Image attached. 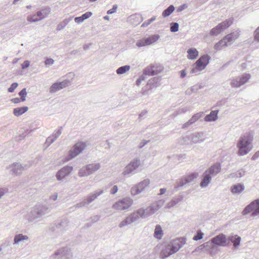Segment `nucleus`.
I'll list each match as a JSON object with an SVG mask.
<instances>
[{"label":"nucleus","instance_id":"obj_50","mask_svg":"<svg viewBox=\"0 0 259 259\" xmlns=\"http://www.w3.org/2000/svg\"><path fill=\"white\" fill-rule=\"evenodd\" d=\"M204 234L201 231H198L196 234L193 237V239L195 241L199 240L203 238Z\"/></svg>","mask_w":259,"mask_h":259},{"label":"nucleus","instance_id":"obj_1","mask_svg":"<svg viewBox=\"0 0 259 259\" xmlns=\"http://www.w3.org/2000/svg\"><path fill=\"white\" fill-rule=\"evenodd\" d=\"M156 211V209L152 204L145 208H140L131 213L124 220L122 221L119 224V227L122 228L127 225H131L138 221L140 218H147L153 214Z\"/></svg>","mask_w":259,"mask_h":259},{"label":"nucleus","instance_id":"obj_40","mask_svg":"<svg viewBox=\"0 0 259 259\" xmlns=\"http://www.w3.org/2000/svg\"><path fill=\"white\" fill-rule=\"evenodd\" d=\"M68 221L67 219H64L61 220V221L59 223H58L56 224L57 229H60L61 230H65L66 228L68 226Z\"/></svg>","mask_w":259,"mask_h":259},{"label":"nucleus","instance_id":"obj_36","mask_svg":"<svg viewBox=\"0 0 259 259\" xmlns=\"http://www.w3.org/2000/svg\"><path fill=\"white\" fill-rule=\"evenodd\" d=\"M244 189V186L239 184L234 185L231 187V192L233 194H239L241 193Z\"/></svg>","mask_w":259,"mask_h":259},{"label":"nucleus","instance_id":"obj_37","mask_svg":"<svg viewBox=\"0 0 259 259\" xmlns=\"http://www.w3.org/2000/svg\"><path fill=\"white\" fill-rule=\"evenodd\" d=\"M28 237L26 235H24L22 234H18L15 236L14 238V244H18L21 241L24 240H27Z\"/></svg>","mask_w":259,"mask_h":259},{"label":"nucleus","instance_id":"obj_7","mask_svg":"<svg viewBox=\"0 0 259 259\" xmlns=\"http://www.w3.org/2000/svg\"><path fill=\"white\" fill-rule=\"evenodd\" d=\"M49 259H72V253L68 247H62L54 252Z\"/></svg>","mask_w":259,"mask_h":259},{"label":"nucleus","instance_id":"obj_33","mask_svg":"<svg viewBox=\"0 0 259 259\" xmlns=\"http://www.w3.org/2000/svg\"><path fill=\"white\" fill-rule=\"evenodd\" d=\"M188 59L193 60L196 59L198 56V52L195 48L189 49L187 51Z\"/></svg>","mask_w":259,"mask_h":259},{"label":"nucleus","instance_id":"obj_19","mask_svg":"<svg viewBox=\"0 0 259 259\" xmlns=\"http://www.w3.org/2000/svg\"><path fill=\"white\" fill-rule=\"evenodd\" d=\"M198 176V174L197 172H193L187 176H186L180 180V181L178 183V184L175 186V188L176 189H178L180 187L183 186L186 184L192 182L194 179L197 178Z\"/></svg>","mask_w":259,"mask_h":259},{"label":"nucleus","instance_id":"obj_43","mask_svg":"<svg viewBox=\"0 0 259 259\" xmlns=\"http://www.w3.org/2000/svg\"><path fill=\"white\" fill-rule=\"evenodd\" d=\"M78 175L80 177H84L89 176L90 174L88 170L87 169V166H85L84 167L80 168L79 170Z\"/></svg>","mask_w":259,"mask_h":259},{"label":"nucleus","instance_id":"obj_31","mask_svg":"<svg viewBox=\"0 0 259 259\" xmlns=\"http://www.w3.org/2000/svg\"><path fill=\"white\" fill-rule=\"evenodd\" d=\"M28 110V107L27 106L15 108L13 110V114L15 116L18 117L27 112Z\"/></svg>","mask_w":259,"mask_h":259},{"label":"nucleus","instance_id":"obj_35","mask_svg":"<svg viewBox=\"0 0 259 259\" xmlns=\"http://www.w3.org/2000/svg\"><path fill=\"white\" fill-rule=\"evenodd\" d=\"M229 45L227 43V41L225 39L224 37L220 40L218 42L215 44L214 46V49L216 51H219L221 50L224 47L228 46Z\"/></svg>","mask_w":259,"mask_h":259},{"label":"nucleus","instance_id":"obj_51","mask_svg":"<svg viewBox=\"0 0 259 259\" xmlns=\"http://www.w3.org/2000/svg\"><path fill=\"white\" fill-rule=\"evenodd\" d=\"M204 249L208 250L210 248H212V243H211V239L209 241H207L202 244Z\"/></svg>","mask_w":259,"mask_h":259},{"label":"nucleus","instance_id":"obj_10","mask_svg":"<svg viewBox=\"0 0 259 259\" xmlns=\"http://www.w3.org/2000/svg\"><path fill=\"white\" fill-rule=\"evenodd\" d=\"M103 190H100L90 194L81 202L77 203L73 206V207L77 208L87 206L94 201L98 196L102 195L103 193Z\"/></svg>","mask_w":259,"mask_h":259},{"label":"nucleus","instance_id":"obj_17","mask_svg":"<svg viewBox=\"0 0 259 259\" xmlns=\"http://www.w3.org/2000/svg\"><path fill=\"white\" fill-rule=\"evenodd\" d=\"M51 12V8L46 7L41 9L37 12V16L38 18H33V17H27V20L29 22H36L40 21L48 16Z\"/></svg>","mask_w":259,"mask_h":259},{"label":"nucleus","instance_id":"obj_55","mask_svg":"<svg viewBox=\"0 0 259 259\" xmlns=\"http://www.w3.org/2000/svg\"><path fill=\"white\" fill-rule=\"evenodd\" d=\"M188 110H189V108L187 107L180 108L177 111L175 114H176V115H177L180 114L184 113Z\"/></svg>","mask_w":259,"mask_h":259},{"label":"nucleus","instance_id":"obj_49","mask_svg":"<svg viewBox=\"0 0 259 259\" xmlns=\"http://www.w3.org/2000/svg\"><path fill=\"white\" fill-rule=\"evenodd\" d=\"M26 89L25 88L23 89L19 93V95L21 97V100L24 102L26 100V97L27 96Z\"/></svg>","mask_w":259,"mask_h":259},{"label":"nucleus","instance_id":"obj_22","mask_svg":"<svg viewBox=\"0 0 259 259\" xmlns=\"http://www.w3.org/2000/svg\"><path fill=\"white\" fill-rule=\"evenodd\" d=\"M28 166L27 165H22L20 163H14L10 166L11 171L15 175L21 174L23 171L27 169Z\"/></svg>","mask_w":259,"mask_h":259},{"label":"nucleus","instance_id":"obj_56","mask_svg":"<svg viewBox=\"0 0 259 259\" xmlns=\"http://www.w3.org/2000/svg\"><path fill=\"white\" fill-rule=\"evenodd\" d=\"M254 40L259 42V26L255 29L254 32Z\"/></svg>","mask_w":259,"mask_h":259},{"label":"nucleus","instance_id":"obj_28","mask_svg":"<svg viewBox=\"0 0 259 259\" xmlns=\"http://www.w3.org/2000/svg\"><path fill=\"white\" fill-rule=\"evenodd\" d=\"M219 110L211 111L209 114H207L204 118V120L207 122L214 121L218 118V114Z\"/></svg>","mask_w":259,"mask_h":259},{"label":"nucleus","instance_id":"obj_29","mask_svg":"<svg viewBox=\"0 0 259 259\" xmlns=\"http://www.w3.org/2000/svg\"><path fill=\"white\" fill-rule=\"evenodd\" d=\"M183 199V197L182 195H179L177 197L172 198L170 201L166 204V208H170L174 207L181 202Z\"/></svg>","mask_w":259,"mask_h":259},{"label":"nucleus","instance_id":"obj_57","mask_svg":"<svg viewBox=\"0 0 259 259\" xmlns=\"http://www.w3.org/2000/svg\"><path fill=\"white\" fill-rule=\"evenodd\" d=\"M93 15V13L91 12H87L85 13L84 14H82L81 17H82V19L83 20H85L88 18H89L90 17H91Z\"/></svg>","mask_w":259,"mask_h":259},{"label":"nucleus","instance_id":"obj_14","mask_svg":"<svg viewBox=\"0 0 259 259\" xmlns=\"http://www.w3.org/2000/svg\"><path fill=\"white\" fill-rule=\"evenodd\" d=\"M141 164V161L139 157H136L130 162L124 168L122 173L123 176L129 175L135 171Z\"/></svg>","mask_w":259,"mask_h":259},{"label":"nucleus","instance_id":"obj_59","mask_svg":"<svg viewBox=\"0 0 259 259\" xmlns=\"http://www.w3.org/2000/svg\"><path fill=\"white\" fill-rule=\"evenodd\" d=\"M187 7H188V6L187 4H183L177 8V12L178 13L181 12L182 11L186 9V8H187Z\"/></svg>","mask_w":259,"mask_h":259},{"label":"nucleus","instance_id":"obj_63","mask_svg":"<svg viewBox=\"0 0 259 259\" xmlns=\"http://www.w3.org/2000/svg\"><path fill=\"white\" fill-rule=\"evenodd\" d=\"M30 65V62L28 60L25 61L21 65L22 69H25L29 67Z\"/></svg>","mask_w":259,"mask_h":259},{"label":"nucleus","instance_id":"obj_2","mask_svg":"<svg viewBox=\"0 0 259 259\" xmlns=\"http://www.w3.org/2000/svg\"><path fill=\"white\" fill-rule=\"evenodd\" d=\"M50 207L47 204H37L26 215V218L30 222H38L40 218L49 212Z\"/></svg>","mask_w":259,"mask_h":259},{"label":"nucleus","instance_id":"obj_45","mask_svg":"<svg viewBox=\"0 0 259 259\" xmlns=\"http://www.w3.org/2000/svg\"><path fill=\"white\" fill-rule=\"evenodd\" d=\"M230 84L232 87L234 88H239L241 86L239 78L232 79Z\"/></svg>","mask_w":259,"mask_h":259},{"label":"nucleus","instance_id":"obj_41","mask_svg":"<svg viewBox=\"0 0 259 259\" xmlns=\"http://www.w3.org/2000/svg\"><path fill=\"white\" fill-rule=\"evenodd\" d=\"M130 68L131 66L130 65H124L117 68L116 70V72L117 74L121 75L128 71Z\"/></svg>","mask_w":259,"mask_h":259},{"label":"nucleus","instance_id":"obj_48","mask_svg":"<svg viewBox=\"0 0 259 259\" xmlns=\"http://www.w3.org/2000/svg\"><path fill=\"white\" fill-rule=\"evenodd\" d=\"M179 25L177 22H172L170 24V30L172 32H177L179 30Z\"/></svg>","mask_w":259,"mask_h":259},{"label":"nucleus","instance_id":"obj_61","mask_svg":"<svg viewBox=\"0 0 259 259\" xmlns=\"http://www.w3.org/2000/svg\"><path fill=\"white\" fill-rule=\"evenodd\" d=\"M150 87L149 86H147V84L142 89V93L143 95H146L148 94V91L149 90H151Z\"/></svg>","mask_w":259,"mask_h":259},{"label":"nucleus","instance_id":"obj_62","mask_svg":"<svg viewBox=\"0 0 259 259\" xmlns=\"http://www.w3.org/2000/svg\"><path fill=\"white\" fill-rule=\"evenodd\" d=\"M236 172L237 178H241L244 176L245 171L243 169H240L237 171Z\"/></svg>","mask_w":259,"mask_h":259},{"label":"nucleus","instance_id":"obj_4","mask_svg":"<svg viewBox=\"0 0 259 259\" xmlns=\"http://www.w3.org/2000/svg\"><path fill=\"white\" fill-rule=\"evenodd\" d=\"M206 137L204 133L202 132H196L183 138V143L188 144L189 142L193 144H197L204 142Z\"/></svg>","mask_w":259,"mask_h":259},{"label":"nucleus","instance_id":"obj_47","mask_svg":"<svg viewBox=\"0 0 259 259\" xmlns=\"http://www.w3.org/2000/svg\"><path fill=\"white\" fill-rule=\"evenodd\" d=\"M130 20L135 21V24L137 25V24H139L142 21V19L141 16L138 15H134L131 16Z\"/></svg>","mask_w":259,"mask_h":259},{"label":"nucleus","instance_id":"obj_32","mask_svg":"<svg viewBox=\"0 0 259 259\" xmlns=\"http://www.w3.org/2000/svg\"><path fill=\"white\" fill-rule=\"evenodd\" d=\"M160 78L157 77H155L149 79L147 82V86H149L150 89L155 87H157L159 85Z\"/></svg>","mask_w":259,"mask_h":259},{"label":"nucleus","instance_id":"obj_18","mask_svg":"<svg viewBox=\"0 0 259 259\" xmlns=\"http://www.w3.org/2000/svg\"><path fill=\"white\" fill-rule=\"evenodd\" d=\"M186 239L184 238H180L171 240L168 245L171 248L172 252H177L185 244Z\"/></svg>","mask_w":259,"mask_h":259},{"label":"nucleus","instance_id":"obj_38","mask_svg":"<svg viewBox=\"0 0 259 259\" xmlns=\"http://www.w3.org/2000/svg\"><path fill=\"white\" fill-rule=\"evenodd\" d=\"M175 9V8L173 5H170L168 8H167L163 11L162 13V16L164 18L168 17L173 13Z\"/></svg>","mask_w":259,"mask_h":259},{"label":"nucleus","instance_id":"obj_42","mask_svg":"<svg viewBox=\"0 0 259 259\" xmlns=\"http://www.w3.org/2000/svg\"><path fill=\"white\" fill-rule=\"evenodd\" d=\"M251 75L249 73H244L239 77L240 83L242 85L246 83L250 78Z\"/></svg>","mask_w":259,"mask_h":259},{"label":"nucleus","instance_id":"obj_13","mask_svg":"<svg viewBox=\"0 0 259 259\" xmlns=\"http://www.w3.org/2000/svg\"><path fill=\"white\" fill-rule=\"evenodd\" d=\"M211 243H212V248L220 246L225 247L229 245L226 236L223 233L212 238Z\"/></svg>","mask_w":259,"mask_h":259},{"label":"nucleus","instance_id":"obj_58","mask_svg":"<svg viewBox=\"0 0 259 259\" xmlns=\"http://www.w3.org/2000/svg\"><path fill=\"white\" fill-rule=\"evenodd\" d=\"M54 63V60L52 58H47L45 61V64L46 66L52 65Z\"/></svg>","mask_w":259,"mask_h":259},{"label":"nucleus","instance_id":"obj_30","mask_svg":"<svg viewBox=\"0 0 259 259\" xmlns=\"http://www.w3.org/2000/svg\"><path fill=\"white\" fill-rule=\"evenodd\" d=\"M87 169L88 170L90 175L99 169L101 167L100 164L97 163H92L86 165Z\"/></svg>","mask_w":259,"mask_h":259},{"label":"nucleus","instance_id":"obj_12","mask_svg":"<svg viewBox=\"0 0 259 259\" xmlns=\"http://www.w3.org/2000/svg\"><path fill=\"white\" fill-rule=\"evenodd\" d=\"M133 203V200L132 198L126 197L115 202L112 207L118 210H126L132 205Z\"/></svg>","mask_w":259,"mask_h":259},{"label":"nucleus","instance_id":"obj_24","mask_svg":"<svg viewBox=\"0 0 259 259\" xmlns=\"http://www.w3.org/2000/svg\"><path fill=\"white\" fill-rule=\"evenodd\" d=\"M203 116L202 112L197 113L195 114L190 119H189L187 122L185 123L183 126V128H186L188 127L189 126L192 125L193 123H195L199 119L202 117Z\"/></svg>","mask_w":259,"mask_h":259},{"label":"nucleus","instance_id":"obj_44","mask_svg":"<svg viewBox=\"0 0 259 259\" xmlns=\"http://www.w3.org/2000/svg\"><path fill=\"white\" fill-rule=\"evenodd\" d=\"M165 200L163 199L159 200L155 202L152 203V205L154 206L157 211L159 208H160L164 204Z\"/></svg>","mask_w":259,"mask_h":259},{"label":"nucleus","instance_id":"obj_20","mask_svg":"<svg viewBox=\"0 0 259 259\" xmlns=\"http://www.w3.org/2000/svg\"><path fill=\"white\" fill-rule=\"evenodd\" d=\"M70 81L65 79L62 81H57L54 83L50 88V93H55L65 88L70 83Z\"/></svg>","mask_w":259,"mask_h":259},{"label":"nucleus","instance_id":"obj_3","mask_svg":"<svg viewBox=\"0 0 259 259\" xmlns=\"http://www.w3.org/2000/svg\"><path fill=\"white\" fill-rule=\"evenodd\" d=\"M221 165L215 163L206 169L202 175V181L200 184L201 187H206L210 183L211 178L217 176L221 171Z\"/></svg>","mask_w":259,"mask_h":259},{"label":"nucleus","instance_id":"obj_34","mask_svg":"<svg viewBox=\"0 0 259 259\" xmlns=\"http://www.w3.org/2000/svg\"><path fill=\"white\" fill-rule=\"evenodd\" d=\"M163 233L161 227L160 225H156L154 233V237L158 239H161Z\"/></svg>","mask_w":259,"mask_h":259},{"label":"nucleus","instance_id":"obj_39","mask_svg":"<svg viewBox=\"0 0 259 259\" xmlns=\"http://www.w3.org/2000/svg\"><path fill=\"white\" fill-rule=\"evenodd\" d=\"M72 20V17H70L68 18L65 19L62 22L60 23L57 26V30H60L65 28L68 23Z\"/></svg>","mask_w":259,"mask_h":259},{"label":"nucleus","instance_id":"obj_46","mask_svg":"<svg viewBox=\"0 0 259 259\" xmlns=\"http://www.w3.org/2000/svg\"><path fill=\"white\" fill-rule=\"evenodd\" d=\"M62 127H59L57 131H55L53 134L51 136L55 141L62 134Z\"/></svg>","mask_w":259,"mask_h":259},{"label":"nucleus","instance_id":"obj_16","mask_svg":"<svg viewBox=\"0 0 259 259\" xmlns=\"http://www.w3.org/2000/svg\"><path fill=\"white\" fill-rule=\"evenodd\" d=\"M150 184L149 179H145L138 184L133 187L131 190V194L133 196L141 193Z\"/></svg>","mask_w":259,"mask_h":259},{"label":"nucleus","instance_id":"obj_64","mask_svg":"<svg viewBox=\"0 0 259 259\" xmlns=\"http://www.w3.org/2000/svg\"><path fill=\"white\" fill-rule=\"evenodd\" d=\"M100 218V216L98 215H95L93 217H91L90 219L92 220L93 223H95L99 220Z\"/></svg>","mask_w":259,"mask_h":259},{"label":"nucleus","instance_id":"obj_27","mask_svg":"<svg viewBox=\"0 0 259 259\" xmlns=\"http://www.w3.org/2000/svg\"><path fill=\"white\" fill-rule=\"evenodd\" d=\"M174 253V252H172V251L168 244H167L161 250L160 253V256L161 258L165 259Z\"/></svg>","mask_w":259,"mask_h":259},{"label":"nucleus","instance_id":"obj_9","mask_svg":"<svg viewBox=\"0 0 259 259\" xmlns=\"http://www.w3.org/2000/svg\"><path fill=\"white\" fill-rule=\"evenodd\" d=\"M251 212V216L259 215V199H255L247 205L242 212L243 215Z\"/></svg>","mask_w":259,"mask_h":259},{"label":"nucleus","instance_id":"obj_23","mask_svg":"<svg viewBox=\"0 0 259 259\" xmlns=\"http://www.w3.org/2000/svg\"><path fill=\"white\" fill-rule=\"evenodd\" d=\"M161 71V69L158 68L157 65L151 64L145 68L144 70V73L148 75H154L157 74Z\"/></svg>","mask_w":259,"mask_h":259},{"label":"nucleus","instance_id":"obj_54","mask_svg":"<svg viewBox=\"0 0 259 259\" xmlns=\"http://www.w3.org/2000/svg\"><path fill=\"white\" fill-rule=\"evenodd\" d=\"M55 141L54 139L52 138V137L50 136L49 137L45 142V144L47 145V147H48L49 146H50L53 143H54Z\"/></svg>","mask_w":259,"mask_h":259},{"label":"nucleus","instance_id":"obj_11","mask_svg":"<svg viewBox=\"0 0 259 259\" xmlns=\"http://www.w3.org/2000/svg\"><path fill=\"white\" fill-rule=\"evenodd\" d=\"M232 23L233 19L230 18L225 20L210 30V35L212 36H217L224 30L228 28Z\"/></svg>","mask_w":259,"mask_h":259},{"label":"nucleus","instance_id":"obj_21","mask_svg":"<svg viewBox=\"0 0 259 259\" xmlns=\"http://www.w3.org/2000/svg\"><path fill=\"white\" fill-rule=\"evenodd\" d=\"M73 170V167L71 166H65L60 169L56 175L58 181H62L66 177L70 174Z\"/></svg>","mask_w":259,"mask_h":259},{"label":"nucleus","instance_id":"obj_52","mask_svg":"<svg viewBox=\"0 0 259 259\" xmlns=\"http://www.w3.org/2000/svg\"><path fill=\"white\" fill-rule=\"evenodd\" d=\"M156 20V17L155 16H153L152 17L151 19L148 20L147 21H145L142 25V27H147L148 26L149 24H150L152 22H153V21H154L155 20Z\"/></svg>","mask_w":259,"mask_h":259},{"label":"nucleus","instance_id":"obj_8","mask_svg":"<svg viewBox=\"0 0 259 259\" xmlns=\"http://www.w3.org/2000/svg\"><path fill=\"white\" fill-rule=\"evenodd\" d=\"M210 57L207 55H204L198 59L193 65L191 73H195L203 70L209 62Z\"/></svg>","mask_w":259,"mask_h":259},{"label":"nucleus","instance_id":"obj_15","mask_svg":"<svg viewBox=\"0 0 259 259\" xmlns=\"http://www.w3.org/2000/svg\"><path fill=\"white\" fill-rule=\"evenodd\" d=\"M159 38V34L152 35L148 37L138 40L136 42V46L140 48L150 45L158 40Z\"/></svg>","mask_w":259,"mask_h":259},{"label":"nucleus","instance_id":"obj_6","mask_svg":"<svg viewBox=\"0 0 259 259\" xmlns=\"http://www.w3.org/2000/svg\"><path fill=\"white\" fill-rule=\"evenodd\" d=\"M250 141L247 136L241 137L237 143V147L238 148L239 155L243 156L247 154L250 151L249 144Z\"/></svg>","mask_w":259,"mask_h":259},{"label":"nucleus","instance_id":"obj_25","mask_svg":"<svg viewBox=\"0 0 259 259\" xmlns=\"http://www.w3.org/2000/svg\"><path fill=\"white\" fill-rule=\"evenodd\" d=\"M228 242L229 244L230 242H232L233 244L234 247H238L240 246L241 237L237 235H229L227 238Z\"/></svg>","mask_w":259,"mask_h":259},{"label":"nucleus","instance_id":"obj_53","mask_svg":"<svg viewBox=\"0 0 259 259\" xmlns=\"http://www.w3.org/2000/svg\"><path fill=\"white\" fill-rule=\"evenodd\" d=\"M18 86L17 82L13 83L11 86L8 88V91L9 93H13L16 88Z\"/></svg>","mask_w":259,"mask_h":259},{"label":"nucleus","instance_id":"obj_60","mask_svg":"<svg viewBox=\"0 0 259 259\" xmlns=\"http://www.w3.org/2000/svg\"><path fill=\"white\" fill-rule=\"evenodd\" d=\"M117 7H117V5H114L113 6L112 8L111 9L107 11V13L109 15L113 14L114 13H115L116 11Z\"/></svg>","mask_w":259,"mask_h":259},{"label":"nucleus","instance_id":"obj_5","mask_svg":"<svg viewBox=\"0 0 259 259\" xmlns=\"http://www.w3.org/2000/svg\"><path fill=\"white\" fill-rule=\"evenodd\" d=\"M87 147L86 143L83 142L76 143L69 151L68 155L65 158V161H68L76 157Z\"/></svg>","mask_w":259,"mask_h":259},{"label":"nucleus","instance_id":"obj_26","mask_svg":"<svg viewBox=\"0 0 259 259\" xmlns=\"http://www.w3.org/2000/svg\"><path fill=\"white\" fill-rule=\"evenodd\" d=\"M240 35L239 32L235 31L230 34H228L224 37L229 45L232 44Z\"/></svg>","mask_w":259,"mask_h":259}]
</instances>
